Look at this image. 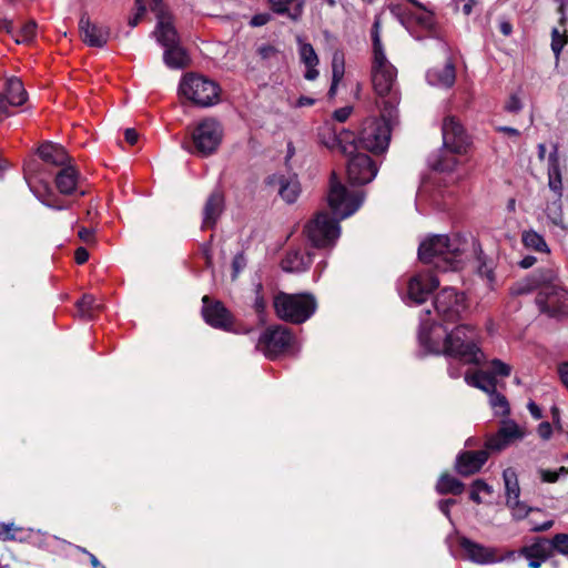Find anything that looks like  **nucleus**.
Wrapping results in <instances>:
<instances>
[{
    "label": "nucleus",
    "instance_id": "f257e3e1",
    "mask_svg": "<svg viewBox=\"0 0 568 568\" xmlns=\"http://www.w3.org/2000/svg\"><path fill=\"white\" fill-rule=\"evenodd\" d=\"M419 260L435 268L457 271L469 260H475L477 273L489 284L494 282V261L488 258L473 235H432L418 247Z\"/></svg>",
    "mask_w": 568,
    "mask_h": 568
},
{
    "label": "nucleus",
    "instance_id": "f03ea898",
    "mask_svg": "<svg viewBox=\"0 0 568 568\" xmlns=\"http://www.w3.org/2000/svg\"><path fill=\"white\" fill-rule=\"evenodd\" d=\"M381 23L376 19L373 26V64L372 82L376 94L379 97L377 102L379 108H384V115L387 113L390 119L397 111L399 97L396 90L397 71L386 58L379 37Z\"/></svg>",
    "mask_w": 568,
    "mask_h": 568
},
{
    "label": "nucleus",
    "instance_id": "7ed1b4c3",
    "mask_svg": "<svg viewBox=\"0 0 568 568\" xmlns=\"http://www.w3.org/2000/svg\"><path fill=\"white\" fill-rule=\"evenodd\" d=\"M329 149H339L344 154L349 155L347 163V175L353 184H366L372 182L377 174V166L372 159L364 153L354 152L357 150L354 134L348 131L334 133L332 141H325Z\"/></svg>",
    "mask_w": 568,
    "mask_h": 568
},
{
    "label": "nucleus",
    "instance_id": "20e7f679",
    "mask_svg": "<svg viewBox=\"0 0 568 568\" xmlns=\"http://www.w3.org/2000/svg\"><path fill=\"white\" fill-rule=\"evenodd\" d=\"M442 133L444 149L439 154L429 158V165L436 171L448 172L457 163L454 154L466 152L469 140L463 125L454 116L444 119Z\"/></svg>",
    "mask_w": 568,
    "mask_h": 568
},
{
    "label": "nucleus",
    "instance_id": "39448f33",
    "mask_svg": "<svg viewBox=\"0 0 568 568\" xmlns=\"http://www.w3.org/2000/svg\"><path fill=\"white\" fill-rule=\"evenodd\" d=\"M445 355L464 364H480L485 356L478 346L477 328L460 324L447 331Z\"/></svg>",
    "mask_w": 568,
    "mask_h": 568
},
{
    "label": "nucleus",
    "instance_id": "423d86ee",
    "mask_svg": "<svg viewBox=\"0 0 568 568\" xmlns=\"http://www.w3.org/2000/svg\"><path fill=\"white\" fill-rule=\"evenodd\" d=\"M181 97L193 104L207 108L220 101V88L214 81L195 73L183 75L179 85Z\"/></svg>",
    "mask_w": 568,
    "mask_h": 568
},
{
    "label": "nucleus",
    "instance_id": "0eeeda50",
    "mask_svg": "<svg viewBox=\"0 0 568 568\" xmlns=\"http://www.w3.org/2000/svg\"><path fill=\"white\" fill-rule=\"evenodd\" d=\"M273 304L281 320L294 324L305 322L316 310V302L310 294L278 293Z\"/></svg>",
    "mask_w": 568,
    "mask_h": 568
},
{
    "label": "nucleus",
    "instance_id": "6e6552de",
    "mask_svg": "<svg viewBox=\"0 0 568 568\" xmlns=\"http://www.w3.org/2000/svg\"><path fill=\"white\" fill-rule=\"evenodd\" d=\"M396 118L397 112L390 119L387 113L384 115V108H381V119L365 120L358 138L361 146L373 153L384 152L390 140V124Z\"/></svg>",
    "mask_w": 568,
    "mask_h": 568
},
{
    "label": "nucleus",
    "instance_id": "1a4fd4ad",
    "mask_svg": "<svg viewBox=\"0 0 568 568\" xmlns=\"http://www.w3.org/2000/svg\"><path fill=\"white\" fill-rule=\"evenodd\" d=\"M364 193L359 190L348 189L333 174L327 194V203L338 220L352 216L364 202Z\"/></svg>",
    "mask_w": 568,
    "mask_h": 568
},
{
    "label": "nucleus",
    "instance_id": "9d476101",
    "mask_svg": "<svg viewBox=\"0 0 568 568\" xmlns=\"http://www.w3.org/2000/svg\"><path fill=\"white\" fill-rule=\"evenodd\" d=\"M304 233L313 246L332 247L341 235L339 220L333 219L325 211L318 212L304 227Z\"/></svg>",
    "mask_w": 568,
    "mask_h": 568
},
{
    "label": "nucleus",
    "instance_id": "9b49d317",
    "mask_svg": "<svg viewBox=\"0 0 568 568\" xmlns=\"http://www.w3.org/2000/svg\"><path fill=\"white\" fill-rule=\"evenodd\" d=\"M294 345L295 337L288 328L282 325H273L265 328L260 335L256 349L267 358L274 359Z\"/></svg>",
    "mask_w": 568,
    "mask_h": 568
},
{
    "label": "nucleus",
    "instance_id": "f8f14e48",
    "mask_svg": "<svg viewBox=\"0 0 568 568\" xmlns=\"http://www.w3.org/2000/svg\"><path fill=\"white\" fill-rule=\"evenodd\" d=\"M223 128L221 123L214 119H204L192 132V142L194 152L202 156L214 153L222 142Z\"/></svg>",
    "mask_w": 568,
    "mask_h": 568
},
{
    "label": "nucleus",
    "instance_id": "ddd939ff",
    "mask_svg": "<svg viewBox=\"0 0 568 568\" xmlns=\"http://www.w3.org/2000/svg\"><path fill=\"white\" fill-rule=\"evenodd\" d=\"M448 328L442 324H436L430 320V312L426 311L420 317L418 331V341L420 346L432 354L445 355L446 336Z\"/></svg>",
    "mask_w": 568,
    "mask_h": 568
},
{
    "label": "nucleus",
    "instance_id": "4468645a",
    "mask_svg": "<svg viewBox=\"0 0 568 568\" xmlns=\"http://www.w3.org/2000/svg\"><path fill=\"white\" fill-rule=\"evenodd\" d=\"M437 315L446 324H454L466 310L465 296L453 287H444L435 298Z\"/></svg>",
    "mask_w": 568,
    "mask_h": 568
},
{
    "label": "nucleus",
    "instance_id": "2eb2a0df",
    "mask_svg": "<svg viewBox=\"0 0 568 568\" xmlns=\"http://www.w3.org/2000/svg\"><path fill=\"white\" fill-rule=\"evenodd\" d=\"M503 478L505 483L506 505L510 509L513 518L515 520L526 518L534 509L519 500L520 488L516 471L513 468H507L503 473Z\"/></svg>",
    "mask_w": 568,
    "mask_h": 568
},
{
    "label": "nucleus",
    "instance_id": "dca6fc26",
    "mask_svg": "<svg viewBox=\"0 0 568 568\" xmlns=\"http://www.w3.org/2000/svg\"><path fill=\"white\" fill-rule=\"evenodd\" d=\"M540 311L550 316L568 315V291L562 286L540 291L537 296Z\"/></svg>",
    "mask_w": 568,
    "mask_h": 568
},
{
    "label": "nucleus",
    "instance_id": "f3484780",
    "mask_svg": "<svg viewBox=\"0 0 568 568\" xmlns=\"http://www.w3.org/2000/svg\"><path fill=\"white\" fill-rule=\"evenodd\" d=\"M438 285L439 281L429 271L419 272L407 283V297L416 304L424 303Z\"/></svg>",
    "mask_w": 568,
    "mask_h": 568
},
{
    "label": "nucleus",
    "instance_id": "a211bd4d",
    "mask_svg": "<svg viewBox=\"0 0 568 568\" xmlns=\"http://www.w3.org/2000/svg\"><path fill=\"white\" fill-rule=\"evenodd\" d=\"M202 302V314L204 321L210 326L223 331H232L233 316L221 302H211L209 296H203Z\"/></svg>",
    "mask_w": 568,
    "mask_h": 568
},
{
    "label": "nucleus",
    "instance_id": "6ab92c4d",
    "mask_svg": "<svg viewBox=\"0 0 568 568\" xmlns=\"http://www.w3.org/2000/svg\"><path fill=\"white\" fill-rule=\"evenodd\" d=\"M152 36L164 48L180 43V37L173 23V18L163 6L156 14V26Z\"/></svg>",
    "mask_w": 568,
    "mask_h": 568
},
{
    "label": "nucleus",
    "instance_id": "aec40b11",
    "mask_svg": "<svg viewBox=\"0 0 568 568\" xmlns=\"http://www.w3.org/2000/svg\"><path fill=\"white\" fill-rule=\"evenodd\" d=\"M459 545L465 556L475 564L488 565L503 560V558L497 557L495 549L485 547L468 538H460Z\"/></svg>",
    "mask_w": 568,
    "mask_h": 568
},
{
    "label": "nucleus",
    "instance_id": "412c9836",
    "mask_svg": "<svg viewBox=\"0 0 568 568\" xmlns=\"http://www.w3.org/2000/svg\"><path fill=\"white\" fill-rule=\"evenodd\" d=\"M268 184L277 189L286 203H294L301 193L300 182L295 175L274 174L268 178Z\"/></svg>",
    "mask_w": 568,
    "mask_h": 568
},
{
    "label": "nucleus",
    "instance_id": "4be33fe9",
    "mask_svg": "<svg viewBox=\"0 0 568 568\" xmlns=\"http://www.w3.org/2000/svg\"><path fill=\"white\" fill-rule=\"evenodd\" d=\"M488 459L486 449L478 452H464L457 456L455 468L463 476L477 473Z\"/></svg>",
    "mask_w": 568,
    "mask_h": 568
},
{
    "label": "nucleus",
    "instance_id": "5701e85b",
    "mask_svg": "<svg viewBox=\"0 0 568 568\" xmlns=\"http://www.w3.org/2000/svg\"><path fill=\"white\" fill-rule=\"evenodd\" d=\"M224 210V197L221 192H213L203 207L202 229H213Z\"/></svg>",
    "mask_w": 568,
    "mask_h": 568
},
{
    "label": "nucleus",
    "instance_id": "b1692460",
    "mask_svg": "<svg viewBox=\"0 0 568 568\" xmlns=\"http://www.w3.org/2000/svg\"><path fill=\"white\" fill-rule=\"evenodd\" d=\"M80 31L83 41L90 47L101 48L106 44L109 40V30L102 26L91 23L88 18H81Z\"/></svg>",
    "mask_w": 568,
    "mask_h": 568
},
{
    "label": "nucleus",
    "instance_id": "393cba45",
    "mask_svg": "<svg viewBox=\"0 0 568 568\" xmlns=\"http://www.w3.org/2000/svg\"><path fill=\"white\" fill-rule=\"evenodd\" d=\"M296 40L298 43L300 60L306 68L304 78L308 81H314L320 74L317 70L320 59L311 43L305 42L301 37H297Z\"/></svg>",
    "mask_w": 568,
    "mask_h": 568
},
{
    "label": "nucleus",
    "instance_id": "a878e982",
    "mask_svg": "<svg viewBox=\"0 0 568 568\" xmlns=\"http://www.w3.org/2000/svg\"><path fill=\"white\" fill-rule=\"evenodd\" d=\"M428 84L438 88H450L456 80V72L453 62L447 61L443 67H435L427 71Z\"/></svg>",
    "mask_w": 568,
    "mask_h": 568
},
{
    "label": "nucleus",
    "instance_id": "bb28decb",
    "mask_svg": "<svg viewBox=\"0 0 568 568\" xmlns=\"http://www.w3.org/2000/svg\"><path fill=\"white\" fill-rule=\"evenodd\" d=\"M39 156L47 163L55 166H67L70 163V158L65 149L55 143L47 142L38 149Z\"/></svg>",
    "mask_w": 568,
    "mask_h": 568
},
{
    "label": "nucleus",
    "instance_id": "cd10ccee",
    "mask_svg": "<svg viewBox=\"0 0 568 568\" xmlns=\"http://www.w3.org/2000/svg\"><path fill=\"white\" fill-rule=\"evenodd\" d=\"M272 10L286 16L292 21H300L304 12V0H268Z\"/></svg>",
    "mask_w": 568,
    "mask_h": 568
},
{
    "label": "nucleus",
    "instance_id": "c85d7f7f",
    "mask_svg": "<svg viewBox=\"0 0 568 568\" xmlns=\"http://www.w3.org/2000/svg\"><path fill=\"white\" fill-rule=\"evenodd\" d=\"M548 186L556 193L558 197L562 195V180L559 165L558 148L554 146L552 152L548 155Z\"/></svg>",
    "mask_w": 568,
    "mask_h": 568
},
{
    "label": "nucleus",
    "instance_id": "c756f323",
    "mask_svg": "<svg viewBox=\"0 0 568 568\" xmlns=\"http://www.w3.org/2000/svg\"><path fill=\"white\" fill-rule=\"evenodd\" d=\"M163 62L170 69H184L190 64L186 50L180 44L164 48Z\"/></svg>",
    "mask_w": 568,
    "mask_h": 568
},
{
    "label": "nucleus",
    "instance_id": "7c9ffc66",
    "mask_svg": "<svg viewBox=\"0 0 568 568\" xmlns=\"http://www.w3.org/2000/svg\"><path fill=\"white\" fill-rule=\"evenodd\" d=\"M4 92L6 94H3V97L8 106H20L28 99L22 81L16 77H11L7 80Z\"/></svg>",
    "mask_w": 568,
    "mask_h": 568
},
{
    "label": "nucleus",
    "instance_id": "2f4dec72",
    "mask_svg": "<svg viewBox=\"0 0 568 568\" xmlns=\"http://www.w3.org/2000/svg\"><path fill=\"white\" fill-rule=\"evenodd\" d=\"M78 183V172L72 165L62 168L55 176V185L60 193L71 194L75 191Z\"/></svg>",
    "mask_w": 568,
    "mask_h": 568
},
{
    "label": "nucleus",
    "instance_id": "473e14b6",
    "mask_svg": "<svg viewBox=\"0 0 568 568\" xmlns=\"http://www.w3.org/2000/svg\"><path fill=\"white\" fill-rule=\"evenodd\" d=\"M312 263L310 253H302L301 251H292L286 254L282 261V268L285 272H303Z\"/></svg>",
    "mask_w": 568,
    "mask_h": 568
},
{
    "label": "nucleus",
    "instance_id": "72a5a7b5",
    "mask_svg": "<svg viewBox=\"0 0 568 568\" xmlns=\"http://www.w3.org/2000/svg\"><path fill=\"white\" fill-rule=\"evenodd\" d=\"M531 277L539 292L561 285L557 270L552 267L539 268L531 275Z\"/></svg>",
    "mask_w": 568,
    "mask_h": 568
},
{
    "label": "nucleus",
    "instance_id": "f704fd0d",
    "mask_svg": "<svg viewBox=\"0 0 568 568\" xmlns=\"http://www.w3.org/2000/svg\"><path fill=\"white\" fill-rule=\"evenodd\" d=\"M465 381L468 385L479 388L488 395L496 390V379L488 372L477 371L474 374H466Z\"/></svg>",
    "mask_w": 568,
    "mask_h": 568
},
{
    "label": "nucleus",
    "instance_id": "c9c22d12",
    "mask_svg": "<svg viewBox=\"0 0 568 568\" xmlns=\"http://www.w3.org/2000/svg\"><path fill=\"white\" fill-rule=\"evenodd\" d=\"M436 489L439 494L460 495L464 491V484L457 478L444 474L438 479Z\"/></svg>",
    "mask_w": 568,
    "mask_h": 568
},
{
    "label": "nucleus",
    "instance_id": "e433bc0d",
    "mask_svg": "<svg viewBox=\"0 0 568 568\" xmlns=\"http://www.w3.org/2000/svg\"><path fill=\"white\" fill-rule=\"evenodd\" d=\"M79 315L84 320H91L95 312L101 310V304L92 295H84L77 303Z\"/></svg>",
    "mask_w": 568,
    "mask_h": 568
},
{
    "label": "nucleus",
    "instance_id": "4c0bfd02",
    "mask_svg": "<svg viewBox=\"0 0 568 568\" xmlns=\"http://www.w3.org/2000/svg\"><path fill=\"white\" fill-rule=\"evenodd\" d=\"M136 3V12L129 19V26L134 28L139 24L142 17L145 14L146 10L150 9L158 14L159 9L162 7V1L159 3H153L152 0H135Z\"/></svg>",
    "mask_w": 568,
    "mask_h": 568
},
{
    "label": "nucleus",
    "instance_id": "58836bf2",
    "mask_svg": "<svg viewBox=\"0 0 568 568\" xmlns=\"http://www.w3.org/2000/svg\"><path fill=\"white\" fill-rule=\"evenodd\" d=\"M523 243L527 248L537 252H548V245L545 239L534 230L525 231L523 233Z\"/></svg>",
    "mask_w": 568,
    "mask_h": 568
},
{
    "label": "nucleus",
    "instance_id": "ea45409f",
    "mask_svg": "<svg viewBox=\"0 0 568 568\" xmlns=\"http://www.w3.org/2000/svg\"><path fill=\"white\" fill-rule=\"evenodd\" d=\"M561 197H558L549 202L546 206V215L548 220L556 226L561 227L562 230L566 229L564 224V215H562V204H561Z\"/></svg>",
    "mask_w": 568,
    "mask_h": 568
},
{
    "label": "nucleus",
    "instance_id": "a19ab883",
    "mask_svg": "<svg viewBox=\"0 0 568 568\" xmlns=\"http://www.w3.org/2000/svg\"><path fill=\"white\" fill-rule=\"evenodd\" d=\"M549 541L542 540L523 549V555L527 559L539 558L546 560L549 554Z\"/></svg>",
    "mask_w": 568,
    "mask_h": 568
},
{
    "label": "nucleus",
    "instance_id": "79ce46f5",
    "mask_svg": "<svg viewBox=\"0 0 568 568\" xmlns=\"http://www.w3.org/2000/svg\"><path fill=\"white\" fill-rule=\"evenodd\" d=\"M345 74V58L344 53L336 50L332 57V81L341 83Z\"/></svg>",
    "mask_w": 568,
    "mask_h": 568
},
{
    "label": "nucleus",
    "instance_id": "37998d69",
    "mask_svg": "<svg viewBox=\"0 0 568 568\" xmlns=\"http://www.w3.org/2000/svg\"><path fill=\"white\" fill-rule=\"evenodd\" d=\"M489 405L495 415L506 416L509 414V404L506 397L496 390L489 394Z\"/></svg>",
    "mask_w": 568,
    "mask_h": 568
},
{
    "label": "nucleus",
    "instance_id": "c03bdc74",
    "mask_svg": "<svg viewBox=\"0 0 568 568\" xmlns=\"http://www.w3.org/2000/svg\"><path fill=\"white\" fill-rule=\"evenodd\" d=\"M498 433L504 437L508 443H513L516 439H519L524 436V433L519 429L518 425L513 420H507L499 428Z\"/></svg>",
    "mask_w": 568,
    "mask_h": 568
},
{
    "label": "nucleus",
    "instance_id": "a18cd8bd",
    "mask_svg": "<svg viewBox=\"0 0 568 568\" xmlns=\"http://www.w3.org/2000/svg\"><path fill=\"white\" fill-rule=\"evenodd\" d=\"M36 28H37V24L34 21H28L27 23H24L22 26V28L20 29V31L18 33H16L13 31V36H11L16 43H24V42H29L30 40L33 39L34 34H36Z\"/></svg>",
    "mask_w": 568,
    "mask_h": 568
},
{
    "label": "nucleus",
    "instance_id": "49530a36",
    "mask_svg": "<svg viewBox=\"0 0 568 568\" xmlns=\"http://www.w3.org/2000/svg\"><path fill=\"white\" fill-rule=\"evenodd\" d=\"M567 474H568V468L564 467V466L559 467L557 470H550V469H545V468L537 469V475H538L539 479L542 483H548V484L556 483L559 479L560 475H567Z\"/></svg>",
    "mask_w": 568,
    "mask_h": 568
},
{
    "label": "nucleus",
    "instance_id": "de8ad7c7",
    "mask_svg": "<svg viewBox=\"0 0 568 568\" xmlns=\"http://www.w3.org/2000/svg\"><path fill=\"white\" fill-rule=\"evenodd\" d=\"M535 290H537L536 284L532 277L529 276L523 281L515 283L511 286L510 292L513 295H525L531 293Z\"/></svg>",
    "mask_w": 568,
    "mask_h": 568
},
{
    "label": "nucleus",
    "instance_id": "09e8293b",
    "mask_svg": "<svg viewBox=\"0 0 568 568\" xmlns=\"http://www.w3.org/2000/svg\"><path fill=\"white\" fill-rule=\"evenodd\" d=\"M550 546L559 554L568 556V535L556 534L549 541Z\"/></svg>",
    "mask_w": 568,
    "mask_h": 568
},
{
    "label": "nucleus",
    "instance_id": "8fccbe9b",
    "mask_svg": "<svg viewBox=\"0 0 568 568\" xmlns=\"http://www.w3.org/2000/svg\"><path fill=\"white\" fill-rule=\"evenodd\" d=\"M567 42V37L565 31L560 32L557 28H555L551 32V49L556 57L559 55L562 48Z\"/></svg>",
    "mask_w": 568,
    "mask_h": 568
},
{
    "label": "nucleus",
    "instance_id": "3c124183",
    "mask_svg": "<svg viewBox=\"0 0 568 568\" xmlns=\"http://www.w3.org/2000/svg\"><path fill=\"white\" fill-rule=\"evenodd\" d=\"M481 493L491 494V487L480 479L475 480L473 484V489L470 491V499L477 504H480L481 498L479 494Z\"/></svg>",
    "mask_w": 568,
    "mask_h": 568
},
{
    "label": "nucleus",
    "instance_id": "603ef678",
    "mask_svg": "<svg viewBox=\"0 0 568 568\" xmlns=\"http://www.w3.org/2000/svg\"><path fill=\"white\" fill-rule=\"evenodd\" d=\"M510 372H511V367L499 361V359H493L490 362V374L495 377V376H509L510 375Z\"/></svg>",
    "mask_w": 568,
    "mask_h": 568
},
{
    "label": "nucleus",
    "instance_id": "864d4df0",
    "mask_svg": "<svg viewBox=\"0 0 568 568\" xmlns=\"http://www.w3.org/2000/svg\"><path fill=\"white\" fill-rule=\"evenodd\" d=\"M509 444L510 443H508L504 437H501L499 433H497L487 439L486 447L487 449L499 452L505 449Z\"/></svg>",
    "mask_w": 568,
    "mask_h": 568
},
{
    "label": "nucleus",
    "instance_id": "5fc2aeb1",
    "mask_svg": "<svg viewBox=\"0 0 568 568\" xmlns=\"http://www.w3.org/2000/svg\"><path fill=\"white\" fill-rule=\"evenodd\" d=\"M246 265V260L243 254H237L234 256L232 262L233 267V278H236L237 275L244 270Z\"/></svg>",
    "mask_w": 568,
    "mask_h": 568
},
{
    "label": "nucleus",
    "instance_id": "6e6d98bb",
    "mask_svg": "<svg viewBox=\"0 0 568 568\" xmlns=\"http://www.w3.org/2000/svg\"><path fill=\"white\" fill-rule=\"evenodd\" d=\"M257 51L261 58L264 60L275 58L278 53V50L271 44H263L258 48Z\"/></svg>",
    "mask_w": 568,
    "mask_h": 568
},
{
    "label": "nucleus",
    "instance_id": "4d7b16f0",
    "mask_svg": "<svg viewBox=\"0 0 568 568\" xmlns=\"http://www.w3.org/2000/svg\"><path fill=\"white\" fill-rule=\"evenodd\" d=\"M50 195H51V192H49V193H48V196L37 194V197H38V200H39L43 205H45V206H47V207H49V209H53V210H58V211H61V210L67 209V205H64V204H60V203H58V202H55V201H51V200L49 199V196H50Z\"/></svg>",
    "mask_w": 568,
    "mask_h": 568
},
{
    "label": "nucleus",
    "instance_id": "13d9d810",
    "mask_svg": "<svg viewBox=\"0 0 568 568\" xmlns=\"http://www.w3.org/2000/svg\"><path fill=\"white\" fill-rule=\"evenodd\" d=\"M352 111H353L352 106H344V108L337 109L334 111L333 118L338 122H345L349 118Z\"/></svg>",
    "mask_w": 568,
    "mask_h": 568
},
{
    "label": "nucleus",
    "instance_id": "bf43d9fd",
    "mask_svg": "<svg viewBox=\"0 0 568 568\" xmlns=\"http://www.w3.org/2000/svg\"><path fill=\"white\" fill-rule=\"evenodd\" d=\"M521 109V102L517 95H511L506 103V110L509 112H518Z\"/></svg>",
    "mask_w": 568,
    "mask_h": 568
},
{
    "label": "nucleus",
    "instance_id": "052dcab7",
    "mask_svg": "<svg viewBox=\"0 0 568 568\" xmlns=\"http://www.w3.org/2000/svg\"><path fill=\"white\" fill-rule=\"evenodd\" d=\"M271 19V16L268 13H260V14H255L252 20H251V24L253 27H262L264 24H266Z\"/></svg>",
    "mask_w": 568,
    "mask_h": 568
},
{
    "label": "nucleus",
    "instance_id": "680f3d73",
    "mask_svg": "<svg viewBox=\"0 0 568 568\" xmlns=\"http://www.w3.org/2000/svg\"><path fill=\"white\" fill-rule=\"evenodd\" d=\"M6 31L8 34L13 36L12 20L0 14V32Z\"/></svg>",
    "mask_w": 568,
    "mask_h": 568
},
{
    "label": "nucleus",
    "instance_id": "e2e57ef3",
    "mask_svg": "<svg viewBox=\"0 0 568 568\" xmlns=\"http://www.w3.org/2000/svg\"><path fill=\"white\" fill-rule=\"evenodd\" d=\"M2 531L4 534L3 539L6 540H14L16 536L11 534L13 530H21V528H18L14 526V524H3L1 525Z\"/></svg>",
    "mask_w": 568,
    "mask_h": 568
},
{
    "label": "nucleus",
    "instance_id": "0e129e2a",
    "mask_svg": "<svg viewBox=\"0 0 568 568\" xmlns=\"http://www.w3.org/2000/svg\"><path fill=\"white\" fill-rule=\"evenodd\" d=\"M558 374L562 384L568 388V362L558 366Z\"/></svg>",
    "mask_w": 568,
    "mask_h": 568
},
{
    "label": "nucleus",
    "instance_id": "69168bd1",
    "mask_svg": "<svg viewBox=\"0 0 568 568\" xmlns=\"http://www.w3.org/2000/svg\"><path fill=\"white\" fill-rule=\"evenodd\" d=\"M538 434L540 437L547 439L551 435V426L548 422H544L538 426Z\"/></svg>",
    "mask_w": 568,
    "mask_h": 568
},
{
    "label": "nucleus",
    "instance_id": "338daca9",
    "mask_svg": "<svg viewBox=\"0 0 568 568\" xmlns=\"http://www.w3.org/2000/svg\"><path fill=\"white\" fill-rule=\"evenodd\" d=\"M89 258V252L84 247H78L75 251V261L78 264H83Z\"/></svg>",
    "mask_w": 568,
    "mask_h": 568
},
{
    "label": "nucleus",
    "instance_id": "774afa93",
    "mask_svg": "<svg viewBox=\"0 0 568 568\" xmlns=\"http://www.w3.org/2000/svg\"><path fill=\"white\" fill-rule=\"evenodd\" d=\"M527 408L535 419H540L542 417L541 409L535 402L530 400Z\"/></svg>",
    "mask_w": 568,
    "mask_h": 568
}]
</instances>
